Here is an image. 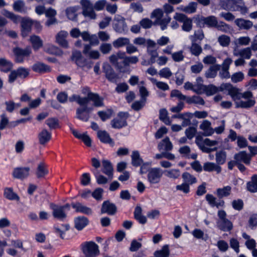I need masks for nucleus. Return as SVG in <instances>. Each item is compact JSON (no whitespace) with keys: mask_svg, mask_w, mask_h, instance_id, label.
<instances>
[{"mask_svg":"<svg viewBox=\"0 0 257 257\" xmlns=\"http://www.w3.org/2000/svg\"><path fill=\"white\" fill-rule=\"evenodd\" d=\"M170 254V250L169 245H164L161 249L156 250L154 252L155 257H169Z\"/></svg>","mask_w":257,"mask_h":257,"instance_id":"48","label":"nucleus"},{"mask_svg":"<svg viewBox=\"0 0 257 257\" xmlns=\"http://www.w3.org/2000/svg\"><path fill=\"white\" fill-rule=\"evenodd\" d=\"M194 92L197 93H199L202 90H204L205 87L203 85V79L201 77H198L196 78V83L194 84Z\"/></svg>","mask_w":257,"mask_h":257,"instance_id":"61","label":"nucleus"},{"mask_svg":"<svg viewBox=\"0 0 257 257\" xmlns=\"http://www.w3.org/2000/svg\"><path fill=\"white\" fill-rule=\"evenodd\" d=\"M208 95H212L218 91H226L234 101L236 108L249 109L255 104L253 93L250 91L241 92L240 89L233 86L231 84L222 83L218 88L214 85L205 86L204 90Z\"/></svg>","mask_w":257,"mask_h":257,"instance_id":"1","label":"nucleus"},{"mask_svg":"<svg viewBox=\"0 0 257 257\" xmlns=\"http://www.w3.org/2000/svg\"><path fill=\"white\" fill-rule=\"evenodd\" d=\"M251 156L245 151H241L234 155V159L237 162H243L246 165L250 164Z\"/></svg>","mask_w":257,"mask_h":257,"instance_id":"27","label":"nucleus"},{"mask_svg":"<svg viewBox=\"0 0 257 257\" xmlns=\"http://www.w3.org/2000/svg\"><path fill=\"white\" fill-rule=\"evenodd\" d=\"M168 114V111L166 109H161L159 111V118L166 125H170L172 121Z\"/></svg>","mask_w":257,"mask_h":257,"instance_id":"53","label":"nucleus"},{"mask_svg":"<svg viewBox=\"0 0 257 257\" xmlns=\"http://www.w3.org/2000/svg\"><path fill=\"white\" fill-rule=\"evenodd\" d=\"M193 114L191 112H185L181 125L183 127H186L191 124V119L193 118Z\"/></svg>","mask_w":257,"mask_h":257,"instance_id":"62","label":"nucleus"},{"mask_svg":"<svg viewBox=\"0 0 257 257\" xmlns=\"http://www.w3.org/2000/svg\"><path fill=\"white\" fill-rule=\"evenodd\" d=\"M78 6L69 7L65 10L67 17L70 20L75 21L77 18V11L79 10Z\"/></svg>","mask_w":257,"mask_h":257,"instance_id":"32","label":"nucleus"},{"mask_svg":"<svg viewBox=\"0 0 257 257\" xmlns=\"http://www.w3.org/2000/svg\"><path fill=\"white\" fill-rule=\"evenodd\" d=\"M73 208L75 209L76 212H79L86 215H91L92 213V209L80 202L72 203L71 204Z\"/></svg>","mask_w":257,"mask_h":257,"instance_id":"25","label":"nucleus"},{"mask_svg":"<svg viewBox=\"0 0 257 257\" xmlns=\"http://www.w3.org/2000/svg\"><path fill=\"white\" fill-rule=\"evenodd\" d=\"M102 163L103 167L102 169V172L108 177L112 178L113 169L110 162L108 160H104Z\"/></svg>","mask_w":257,"mask_h":257,"instance_id":"40","label":"nucleus"},{"mask_svg":"<svg viewBox=\"0 0 257 257\" xmlns=\"http://www.w3.org/2000/svg\"><path fill=\"white\" fill-rule=\"evenodd\" d=\"M197 21V24L200 27L206 26L208 28H215L218 21L214 16H210L206 17H201Z\"/></svg>","mask_w":257,"mask_h":257,"instance_id":"16","label":"nucleus"},{"mask_svg":"<svg viewBox=\"0 0 257 257\" xmlns=\"http://www.w3.org/2000/svg\"><path fill=\"white\" fill-rule=\"evenodd\" d=\"M205 198L211 207H216L219 208V207H223L224 205V201L223 200H219L216 201V198L211 194H207Z\"/></svg>","mask_w":257,"mask_h":257,"instance_id":"29","label":"nucleus"},{"mask_svg":"<svg viewBox=\"0 0 257 257\" xmlns=\"http://www.w3.org/2000/svg\"><path fill=\"white\" fill-rule=\"evenodd\" d=\"M182 177L183 182L188 184L189 186L197 182L196 178L188 172H186L183 173L182 175Z\"/></svg>","mask_w":257,"mask_h":257,"instance_id":"43","label":"nucleus"},{"mask_svg":"<svg viewBox=\"0 0 257 257\" xmlns=\"http://www.w3.org/2000/svg\"><path fill=\"white\" fill-rule=\"evenodd\" d=\"M173 19L178 22L183 23L182 30L185 32H190L192 29V21L188 18L185 15L176 13Z\"/></svg>","mask_w":257,"mask_h":257,"instance_id":"11","label":"nucleus"},{"mask_svg":"<svg viewBox=\"0 0 257 257\" xmlns=\"http://www.w3.org/2000/svg\"><path fill=\"white\" fill-rule=\"evenodd\" d=\"M211 122L208 120H204L200 124L199 128L203 132V135L210 136L213 134L214 129L211 127Z\"/></svg>","mask_w":257,"mask_h":257,"instance_id":"26","label":"nucleus"},{"mask_svg":"<svg viewBox=\"0 0 257 257\" xmlns=\"http://www.w3.org/2000/svg\"><path fill=\"white\" fill-rule=\"evenodd\" d=\"M13 9L15 11L22 14H25L27 12V8L23 1L18 0L15 1L13 5Z\"/></svg>","mask_w":257,"mask_h":257,"instance_id":"36","label":"nucleus"},{"mask_svg":"<svg viewBox=\"0 0 257 257\" xmlns=\"http://www.w3.org/2000/svg\"><path fill=\"white\" fill-rule=\"evenodd\" d=\"M226 160V153L224 150L216 152L215 154L216 163L219 166L224 164Z\"/></svg>","mask_w":257,"mask_h":257,"instance_id":"41","label":"nucleus"},{"mask_svg":"<svg viewBox=\"0 0 257 257\" xmlns=\"http://www.w3.org/2000/svg\"><path fill=\"white\" fill-rule=\"evenodd\" d=\"M3 15L8 18L10 19L15 23H18L21 22L22 18L20 16H17L12 12H9L5 10L3 12Z\"/></svg>","mask_w":257,"mask_h":257,"instance_id":"59","label":"nucleus"},{"mask_svg":"<svg viewBox=\"0 0 257 257\" xmlns=\"http://www.w3.org/2000/svg\"><path fill=\"white\" fill-rule=\"evenodd\" d=\"M166 176L170 178L176 179L180 176V171L179 169H170L166 171Z\"/></svg>","mask_w":257,"mask_h":257,"instance_id":"63","label":"nucleus"},{"mask_svg":"<svg viewBox=\"0 0 257 257\" xmlns=\"http://www.w3.org/2000/svg\"><path fill=\"white\" fill-rule=\"evenodd\" d=\"M189 50L191 54L195 56H198L202 52L201 46L195 42H191Z\"/></svg>","mask_w":257,"mask_h":257,"instance_id":"52","label":"nucleus"},{"mask_svg":"<svg viewBox=\"0 0 257 257\" xmlns=\"http://www.w3.org/2000/svg\"><path fill=\"white\" fill-rule=\"evenodd\" d=\"M220 65L219 64H215L211 65L206 71L205 73V76L207 78H215L217 75L218 71L220 69Z\"/></svg>","mask_w":257,"mask_h":257,"instance_id":"35","label":"nucleus"},{"mask_svg":"<svg viewBox=\"0 0 257 257\" xmlns=\"http://www.w3.org/2000/svg\"><path fill=\"white\" fill-rule=\"evenodd\" d=\"M131 160L132 164L135 167H139L144 162L138 151H134L132 152Z\"/></svg>","mask_w":257,"mask_h":257,"instance_id":"39","label":"nucleus"},{"mask_svg":"<svg viewBox=\"0 0 257 257\" xmlns=\"http://www.w3.org/2000/svg\"><path fill=\"white\" fill-rule=\"evenodd\" d=\"M128 116L127 112H120L116 118L111 121V125L114 128H120L127 125L126 119Z\"/></svg>","mask_w":257,"mask_h":257,"instance_id":"14","label":"nucleus"},{"mask_svg":"<svg viewBox=\"0 0 257 257\" xmlns=\"http://www.w3.org/2000/svg\"><path fill=\"white\" fill-rule=\"evenodd\" d=\"M158 150L161 151L164 150L165 152L170 151L173 149V145L168 137H166L162 140L158 145Z\"/></svg>","mask_w":257,"mask_h":257,"instance_id":"31","label":"nucleus"},{"mask_svg":"<svg viewBox=\"0 0 257 257\" xmlns=\"http://www.w3.org/2000/svg\"><path fill=\"white\" fill-rule=\"evenodd\" d=\"M50 207L53 210V216L59 220H63L66 217V214L63 209V207L56 205L54 204H51Z\"/></svg>","mask_w":257,"mask_h":257,"instance_id":"22","label":"nucleus"},{"mask_svg":"<svg viewBox=\"0 0 257 257\" xmlns=\"http://www.w3.org/2000/svg\"><path fill=\"white\" fill-rule=\"evenodd\" d=\"M97 135L101 142L104 144H108L111 147L114 145V141L110 138L109 134L106 131H98Z\"/></svg>","mask_w":257,"mask_h":257,"instance_id":"24","label":"nucleus"},{"mask_svg":"<svg viewBox=\"0 0 257 257\" xmlns=\"http://www.w3.org/2000/svg\"><path fill=\"white\" fill-rule=\"evenodd\" d=\"M247 188L251 192H257V175H253L251 181L247 183Z\"/></svg>","mask_w":257,"mask_h":257,"instance_id":"55","label":"nucleus"},{"mask_svg":"<svg viewBox=\"0 0 257 257\" xmlns=\"http://www.w3.org/2000/svg\"><path fill=\"white\" fill-rule=\"evenodd\" d=\"M84 257H97L100 253L99 246L93 241H85L81 244Z\"/></svg>","mask_w":257,"mask_h":257,"instance_id":"5","label":"nucleus"},{"mask_svg":"<svg viewBox=\"0 0 257 257\" xmlns=\"http://www.w3.org/2000/svg\"><path fill=\"white\" fill-rule=\"evenodd\" d=\"M68 36V33L65 31H61L56 36V42L61 47L64 48L69 47L68 41L66 38Z\"/></svg>","mask_w":257,"mask_h":257,"instance_id":"23","label":"nucleus"},{"mask_svg":"<svg viewBox=\"0 0 257 257\" xmlns=\"http://www.w3.org/2000/svg\"><path fill=\"white\" fill-rule=\"evenodd\" d=\"M236 56H239L241 58L249 59L251 55V51L250 48L247 47L239 50L237 53L234 54Z\"/></svg>","mask_w":257,"mask_h":257,"instance_id":"60","label":"nucleus"},{"mask_svg":"<svg viewBox=\"0 0 257 257\" xmlns=\"http://www.w3.org/2000/svg\"><path fill=\"white\" fill-rule=\"evenodd\" d=\"M149 80L160 90L166 91L169 89V86L167 83L159 81L156 79L152 77L149 78Z\"/></svg>","mask_w":257,"mask_h":257,"instance_id":"51","label":"nucleus"},{"mask_svg":"<svg viewBox=\"0 0 257 257\" xmlns=\"http://www.w3.org/2000/svg\"><path fill=\"white\" fill-rule=\"evenodd\" d=\"M109 60L112 65L120 72H129L128 66L131 64H136L139 58L136 56H126L124 52L118 51L109 57Z\"/></svg>","mask_w":257,"mask_h":257,"instance_id":"2","label":"nucleus"},{"mask_svg":"<svg viewBox=\"0 0 257 257\" xmlns=\"http://www.w3.org/2000/svg\"><path fill=\"white\" fill-rule=\"evenodd\" d=\"M29 171V167L16 168L14 169L13 176L15 178L23 179L28 176Z\"/></svg>","mask_w":257,"mask_h":257,"instance_id":"21","label":"nucleus"},{"mask_svg":"<svg viewBox=\"0 0 257 257\" xmlns=\"http://www.w3.org/2000/svg\"><path fill=\"white\" fill-rule=\"evenodd\" d=\"M231 187L226 186L222 188H218L216 190V195L219 198L228 196L231 193Z\"/></svg>","mask_w":257,"mask_h":257,"instance_id":"45","label":"nucleus"},{"mask_svg":"<svg viewBox=\"0 0 257 257\" xmlns=\"http://www.w3.org/2000/svg\"><path fill=\"white\" fill-rule=\"evenodd\" d=\"M93 62L90 60L83 58L80 61H78L77 66L83 70H89L92 68Z\"/></svg>","mask_w":257,"mask_h":257,"instance_id":"54","label":"nucleus"},{"mask_svg":"<svg viewBox=\"0 0 257 257\" xmlns=\"http://www.w3.org/2000/svg\"><path fill=\"white\" fill-rule=\"evenodd\" d=\"M130 39L126 37H119L114 40L113 43V46L114 48H119L126 46L130 43Z\"/></svg>","mask_w":257,"mask_h":257,"instance_id":"42","label":"nucleus"},{"mask_svg":"<svg viewBox=\"0 0 257 257\" xmlns=\"http://www.w3.org/2000/svg\"><path fill=\"white\" fill-rule=\"evenodd\" d=\"M13 52L16 57V62L17 63H22L24 62L26 57L30 56L32 51L30 47H27L24 49L17 47L14 49Z\"/></svg>","mask_w":257,"mask_h":257,"instance_id":"15","label":"nucleus"},{"mask_svg":"<svg viewBox=\"0 0 257 257\" xmlns=\"http://www.w3.org/2000/svg\"><path fill=\"white\" fill-rule=\"evenodd\" d=\"M48 173L46 165L43 163H40L37 167L36 175L38 178L44 177Z\"/></svg>","mask_w":257,"mask_h":257,"instance_id":"57","label":"nucleus"},{"mask_svg":"<svg viewBox=\"0 0 257 257\" xmlns=\"http://www.w3.org/2000/svg\"><path fill=\"white\" fill-rule=\"evenodd\" d=\"M195 143L203 152L208 153L211 151L216 150L217 148L215 147L210 149L208 147L215 146L218 144V142L215 140H211L208 138L203 140L202 137L198 136L196 137Z\"/></svg>","mask_w":257,"mask_h":257,"instance_id":"7","label":"nucleus"},{"mask_svg":"<svg viewBox=\"0 0 257 257\" xmlns=\"http://www.w3.org/2000/svg\"><path fill=\"white\" fill-rule=\"evenodd\" d=\"M51 138V133L46 129L42 130L38 134L39 143L44 145L48 143Z\"/></svg>","mask_w":257,"mask_h":257,"instance_id":"34","label":"nucleus"},{"mask_svg":"<svg viewBox=\"0 0 257 257\" xmlns=\"http://www.w3.org/2000/svg\"><path fill=\"white\" fill-rule=\"evenodd\" d=\"M4 195L5 198L10 200H19L20 199L17 194L14 192L12 188H6Z\"/></svg>","mask_w":257,"mask_h":257,"instance_id":"47","label":"nucleus"},{"mask_svg":"<svg viewBox=\"0 0 257 257\" xmlns=\"http://www.w3.org/2000/svg\"><path fill=\"white\" fill-rule=\"evenodd\" d=\"M235 23L241 29L248 30L253 26V23L251 21L243 19H237L235 21Z\"/></svg>","mask_w":257,"mask_h":257,"instance_id":"38","label":"nucleus"},{"mask_svg":"<svg viewBox=\"0 0 257 257\" xmlns=\"http://www.w3.org/2000/svg\"><path fill=\"white\" fill-rule=\"evenodd\" d=\"M22 34L23 37L27 36L30 31L32 25V21L29 19L23 18L21 21Z\"/></svg>","mask_w":257,"mask_h":257,"instance_id":"30","label":"nucleus"},{"mask_svg":"<svg viewBox=\"0 0 257 257\" xmlns=\"http://www.w3.org/2000/svg\"><path fill=\"white\" fill-rule=\"evenodd\" d=\"M102 69L106 78L111 82L116 83L118 75L115 73L111 66L108 63H104Z\"/></svg>","mask_w":257,"mask_h":257,"instance_id":"18","label":"nucleus"},{"mask_svg":"<svg viewBox=\"0 0 257 257\" xmlns=\"http://www.w3.org/2000/svg\"><path fill=\"white\" fill-rule=\"evenodd\" d=\"M32 69L34 71L39 73H44L50 70V67L43 63H37L33 65Z\"/></svg>","mask_w":257,"mask_h":257,"instance_id":"46","label":"nucleus"},{"mask_svg":"<svg viewBox=\"0 0 257 257\" xmlns=\"http://www.w3.org/2000/svg\"><path fill=\"white\" fill-rule=\"evenodd\" d=\"M80 4L82 6V14L85 17L93 20L96 19V15L94 10L93 5L89 0H81Z\"/></svg>","mask_w":257,"mask_h":257,"instance_id":"10","label":"nucleus"},{"mask_svg":"<svg viewBox=\"0 0 257 257\" xmlns=\"http://www.w3.org/2000/svg\"><path fill=\"white\" fill-rule=\"evenodd\" d=\"M45 122L50 129H55L59 125L58 119L54 117L49 118L46 120Z\"/></svg>","mask_w":257,"mask_h":257,"instance_id":"64","label":"nucleus"},{"mask_svg":"<svg viewBox=\"0 0 257 257\" xmlns=\"http://www.w3.org/2000/svg\"><path fill=\"white\" fill-rule=\"evenodd\" d=\"M203 170L206 172L215 171L217 173H219L221 171V168L220 166L217 165L216 163L207 162L204 163Z\"/></svg>","mask_w":257,"mask_h":257,"instance_id":"33","label":"nucleus"},{"mask_svg":"<svg viewBox=\"0 0 257 257\" xmlns=\"http://www.w3.org/2000/svg\"><path fill=\"white\" fill-rule=\"evenodd\" d=\"M30 41L35 50H38L42 47L43 41L39 36L36 35L31 36Z\"/></svg>","mask_w":257,"mask_h":257,"instance_id":"50","label":"nucleus"},{"mask_svg":"<svg viewBox=\"0 0 257 257\" xmlns=\"http://www.w3.org/2000/svg\"><path fill=\"white\" fill-rule=\"evenodd\" d=\"M70 102H76L79 105H88L89 101L93 102V106L96 107L104 106L103 98L98 94L89 92L87 96L82 97L79 95L73 94L69 98Z\"/></svg>","mask_w":257,"mask_h":257,"instance_id":"3","label":"nucleus"},{"mask_svg":"<svg viewBox=\"0 0 257 257\" xmlns=\"http://www.w3.org/2000/svg\"><path fill=\"white\" fill-rule=\"evenodd\" d=\"M232 60L229 58L225 59L221 64V70L219 73V76L221 79H228L230 77L229 69Z\"/></svg>","mask_w":257,"mask_h":257,"instance_id":"17","label":"nucleus"},{"mask_svg":"<svg viewBox=\"0 0 257 257\" xmlns=\"http://www.w3.org/2000/svg\"><path fill=\"white\" fill-rule=\"evenodd\" d=\"M240 2V0H222L221 6L225 10L236 11Z\"/></svg>","mask_w":257,"mask_h":257,"instance_id":"20","label":"nucleus"},{"mask_svg":"<svg viewBox=\"0 0 257 257\" xmlns=\"http://www.w3.org/2000/svg\"><path fill=\"white\" fill-rule=\"evenodd\" d=\"M218 219L216 222L217 227L223 231H229L233 228L232 223L226 218L227 214L223 210L217 212Z\"/></svg>","mask_w":257,"mask_h":257,"instance_id":"6","label":"nucleus"},{"mask_svg":"<svg viewBox=\"0 0 257 257\" xmlns=\"http://www.w3.org/2000/svg\"><path fill=\"white\" fill-rule=\"evenodd\" d=\"M76 111V117L82 121H87L90 118V114L93 110V106L88 107L87 105H80Z\"/></svg>","mask_w":257,"mask_h":257,"instance_id":"12","label":"nucleus"},{"mask_svg":"<svg viewBox=\"0 0 257 257\" xmlns=\"http://www.w3.org/2000/svg\"><path fill=\"white\" fill-rule=\"evenodd\" d=\"M163 170L160 168H151L147 175V180L151 185H155L159 184L163 176Z\"/></svg>","mask_w":257,"mask_h":257,"instance_id":"9","label":"nucleus"},{"mask_svg":"<svg viewBox=\"0 0 257 257\" xmlns=\"http://www.w3.org/2000/svg\"><path fill=\"white\" fill-rule=\"evenodd\" d=\"M186 102L189 104H194L196 105H204L205 104L203 99L199 95L187 96Z\"/></svg>","mask_w":257,"mask_h":257,"instance_id":"37","label":"nucleus"},{"mask_svg":"<svg viewBox=\"0 0 257 257\" xmlns=\"http://www.w3.org/2000/svg\"><path fill=\"white\" fill-rule=\"evenodd\" d=\"M0 66L1 70L4 72L10 71L13 68V63L5 58H0Z\"/></svg>","mask_w":257,"mask_h":257,"instance_id":"49","label":"nucleus"},{"mask_svg":"<svg viewBox=\"0 0 257 257\" xmlns=\"http://www.w3.org/2000/svg\"><path fill=\"white\" fill-rule=\"evenodd\" d=\"M82 52L84 55L93 59H98L100 56L98 51L91 50L90 45H84Z\"/></svg>","mask_w":257,"mask_h":257,"instance_id":"28","label":"nucleus"},{"mask_svg":"<svg viewBox=\"0 0 257 257\" xmlns=\"http://www.w3.org/2000/svg\"><path fill=\"white\" fill-rule=\"evenodd\" d=\"M30 70L23 67H19L17 69L13 70L9 75V82L10 83L14 82L18 77L21 78H25L29 75Z\"/></svg>","mask_w":257,"mask_h":257,"instance_id":"13","label":"nucleus"},{"mask_svg":"<svg viewBox=\"0 0 257 257\" xmlns=\"http://www.w3.org/2000/svg\"><path fill=\"white\" fill-rule=\"evenodd\" d=\"M197 6V4L196 3L191 2L186 7H182V8H180V10L186 13L192 14L196 12Z\"/></svg>","mask_w":257,"mask_h":257,"instance_id":"58","label":"nucleus"},{"mask_svg":"<svg viewBox=\"0 0 257 257\" xmlns=\"http://www.w3.org/2000/svg\"><path fill=\"white\" fill-rule=\"evenodd\" d=\"M88 223V219L84 216L78 217L75 219V226L78 230L82 229Z\"/></svg>","mask_w":257,"mask_h":257,"instance_id":"44","label":"nucleus"},{"mask_svg":"<svg viewBox=\"0 0 257 257\" xmlns=\"http://www.w3.org/2000/svg\"><path fill=\"white\" fill-rule=\"evenodd\" d=\"M112 27L114 31L119 34L125 35L127 33L128 28L125 22V19L122 16L116 15L113 19Z\"/></svg>","mask_w":257,"mask_h":257,"instance_id":"8","label":"nucleus"},{"mask_svg":"<svg viewBox=\"0 0 257 257\" xmlns=\"http://www.w3.org/2000/svg\"><path fill=\"white\" fill-rule=\"evenodd\" d=\"M117 211L116 205L109 201H105L103 202L101 208L102 214L106 213L109 215H114Z\"/></svg>","mask_w":257,"mask_h":257,"instance_id":"19","label":"nucleus"},{"mask_svg":"<svg viewBox=\"0 0 257 257\" xmlns=\"http://www.w3.org/2000/svg\"><path fill=\"white\" fill-rule=\"evenodd\" d=\"M163 10L161 9L154 10L151 14V18L155 19V24L160 26L162 30H164L167 28V25L171 20L169 15H166L164 17H163Z\"/></svg>","mask_w":257,"mask_h":257,"instance_id":"4","label":"nucleus"},{"mask_svg":"<svg viewBox=\"0 0 257 257\" xmlns=\"http://www.w3.org/2000/svg\"><path fill=\"white\" fill-rule=\"evenodd\" d=\"M204 38V35L202 30L199 29L195 31L194 34L190 36L189 38L191 42L196 43L198 41H201Z\"/></svg>","mask_w":257,"mask_h":257,"instance_id":"56","label":"nucleus"}]
</instances>
